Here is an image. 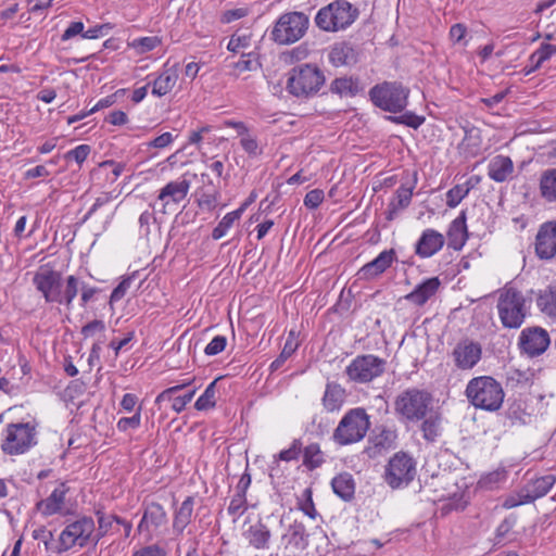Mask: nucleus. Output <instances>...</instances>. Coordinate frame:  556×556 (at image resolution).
<instances>
[{"mask_svg": "<svg viewBox=\"0 0 556 556\" xmlns=\"http://www.w3.org/2000/svg\"><path fill=\"white\" fill-rule=\"evenodd\" d=\"M251 45V34H242L238 33L233 34L229 42L227 45V49L231 52H239L240 49H247Z\"/></svg>", "mask_w": 556, "mask_h": 556, "instance_id": "603ef678", "label": "nucleus"}, {"mask_svg": "<svg viewBox=\"0 0 556 556\" xmlns=\"http://www.w3.org/2000/svg\"><path fill=\"white\" fill-rule=\"evenodd\" d=\"M397 261V255L394 249H389L380 252L377 257L365 264L357 273L362 280H374L382 275L393 263Z\"/></svg>", "mask_w": 556, "mask_h": 556, "instance_id": "6ab92c4d", "label": "nucleus"}, {"mask_svg": "<svg viewBox=\"0 0 556 556\" xmlns=\"http://www.w3.org/2000/svg\"><path fill=\"white\" fill-rule=\"evenodd\" d=\"M244 212V207H239L236 211L227 213L218 225L212 231V238L214 240L222 239L227 231L232 227L233 223L239 219Z\"/></svg>", "mask_w": 556, "mask_h": 556, "instance_id": "a19ab883", "label": "nucleus"}, {"mask_svg": "<svg viewBox=\"0 0 556 556\" xmlns=\"http://www.w3.org/2000/svg\"><path fill=\"white\" fill-rule=\"evenodd\" d=\"M325 193L321 189H313L305 194L304 205L309 210L317 208L324 201Z\"/></svg>", "mask_w": 556, "mask_h": 556, "instance_id": "bf43d9fd", "label": "nucleus"}, {"mask_svg": "<svg viewBox=\"0 0 556 556\" xmlns=\"http://www.w3.org/2000/svg\"><path fill=\"white\" fill-rule=\"evenodd\" d=\"M325 80V75L317 65L301 64L289 72L287 89L295 97H309L319 91Z\"/></svg>", "mask_w": 556, "mask_h": 556, "instance_id": "39448f33", "label": "nucleus"}, {"mask_svg": "<svg viewBox=\"0 0 556 556\" xmlns=\"http://www.w3.org/2000/svg\"><path fill=\"white\" fill-rule=\"evenodd\" d=\"M444 236L432 228L421 232L420 238L415 244V253L421 258H429L438 253L444 245Z\"/></svg>", "mask_w": 556, "mask_h": 556, "instance_id": "aec40b11", "label": "nucleus"}, {"mask_svg": "<svg viewBox=\"0 0 556 556\" xmlns=\"http://www.w3.org/2000/svg\"><path fill=\"white\" fill-rule=\"evenodd\" d=\"M248 510L247 496L242 494H235L227 507V513L233 517V521H237Z\"/></svg>", "mask_w": 556, "mask_h": 556, "instance_id": "de8ad7c7", "label": "nucleus"}, {"mask_svg": "<svg viewBox=\"0 0 556 556\" xmlns=\"http://www.w3.org/2000/svg\"><path fill=\"white\" fill-rule=\"evenodd\" d=\"M370 427L369 416L362 407L344 414L333 431L332 440L339 445H350L362 441Z\"/></svg>", "mask_w": 556, "mask_h": 556, "instance_id": "20e7f679", "label": "nucleus"}, {"mask_svg": "<svg viewBox=\"0 0 556 556\" xmlns=\"http://www.w3.org/2000/svg\"><path fill=\"white\" fill-rule=\"evenodd\" d=\"M167 522L168 518L165 508L160 503L151 502L144 506L142 518L138 525V531L148 533L151 539Z\"/></svg>", "mask_w": 556, "mask_h": 556, "instance_id": "f3484780", "label": "nucleus"}, {"mask_svg": "<svg viewBox=\"0 0 556 556\" xmlns=\"http://www.w3.org/2000/svg\"><path fill=\"white\" fill-rule=\"evenodd\" d=\"M227 339L224 336H216L205 346L204 353L208 356H214L223 352L226 348Z\"/></svg>", "mask_w": 556, "mask_h": 556, "instance_id": "052dcab7", "label": "nucleus"}, {"mask_svg": "<svg viewBox=\"0 0 556 556\" xmlns=\"http://www.w3.org/2000/svg\"><path fill=\"white\" fill-rule=\"evenodd\" d=\"M125 168V165L122 163H116L114 161H104L102 162L99 167L92 172V177H100L102 175H105L106 178H109V169H111V181H115L119 175L123 173Z\"/></svg>", "mask_w": 556, "mask_h": 556, "instance_id": "c03bdc74", "label": "nucleus"}, {"mask_svg": "<svg viewBox=\"0 0 556 556\" xmlns=\"http://www.w3.org/2000/svg\"><path fill=\"white\" fill-rule=\"evenodd\" d=\"M292 334H293V332L291 331L290 336H292ZM296 349H298V343H295L293 341V339L291 337H289L286 340L283 349L280 352V354L278 355V357L270 364V366H269L270 371L278 370L285 364V362L295 352Z\"/></svg>", "mask_w": 556, "mask_h": 556, "instance_id": "a18cd8bd", "label": "nucleus"}, {"mask_svg": "<svg viewBox=\"0 0 556 556\" xmlns=\"http://www.w3.org/2000/svg\"><path fill=\"white\" fill-rule=\"evenodd\" d=\"M97 516H98V530L94 531L93 533V536H94V545L98 544V542L106 535V533L109 532V530L111 529L112 527V523H113V518H112V515L110 516H105L103 513L101 511H97Z\"/></svg>", "mask_w": 556, "mask_h": 556, "instance_id": "3c124183", "label": "nucleus"}, {"mask_svg": "<svg viewBox=\"0 0 556 556\" xmlns=\"http://www.w3.org/2000/svg\"><path fill=\"white\" fill-rule=\"evenodd\" d=\"M345 390L336 382L326 384L323 396V406L327 412L339 410L345 401Z\"/></svg>", "mask_w": 556, "mask_h": 556, "instance_id": "2f4dec72", "label": "nucleus"}, {"mask_svg": "<svg viewBox=\"0 0 556 556\" xmlns=\"http://www.w3.org/2000/svg\"><path fill=\"white\" fill-rule=\"evenodd\" d=\"M440 285L441 282L438 277L428 278L417 285L415 289L405 296V299L418 306H421L437 293Z\"/></svg>", "mask_w": 556, "mask_h": 556, "instance_id": "bb28decb", "label": "nucleus"}, {"mask_svg": "<svg viewBox=\"0 0 556 556\" xmlns=\"http://www.w3.org/2000/svg\"><path fill=\"white\" fill-rule=\"evenodd\" d=\"M132 556H165V551L154 544L137 551Z\"/></svg>", "mask_w": 556, "mask_h": 556, "instance_id": "774afa93", "label": "nucleus"}, {"mask_svg": "<svg viewBox=\"0 0 556 556\" xmlns=\"http://www.w3.org/2000/svg\"><path fill=\"white\" fill-rule=\"evenodd\" d=\"M447 245L448 248L459 251L465 245L468 239V231L466 226V213L462 211L451 224L447 230Z\"/></svg>", "mask_w": 556, "mask_h": 556, "instance_id": "393cba45", "label": "nucleus"}, {"mask_svg": "<svg viewBox=\"0 0 556 556\" xmlns=\"http://www.w3.org/2000/svg\"><path fill=\"white\" fill-rule=\"evenodd\" d=\"M302 445L303 444L300 439H294L289 448L280 451V453L278 454V459L283 462H291L298 459L302 452Z\"/></svg>", "mask_w": 556, "mask_h": 556, "instance_id": "864d4df0", "label": "nucleus"}, {"mask_svg": "<svg viewBox=\"0 0 556 556\" xmlns=\"http://www.w3.org/2000/svg\"><path fill=\"white\" fill-rule=\"evenodd\" d=\"M556 482L553 475L538 477L527 482V484L517 493V497L510 496L505 500V508H514L519 505L529 504L538 498L545 496Z\"/></svg>", "mask_w": 556, "mask_h": 556, "instance_id": "ddd939ff", "label": "nucleus"}, {"mask_svg": "<svg viewBox=\"0 0 556 556\" xmlns=\"http://www.w3.org/2000/svg\"><path fill=\"white\" fill-rule=\"evenodd\" d=\"M465 395L476 408L495 412L501 408L505 393L502 384L493 377L479 376L468 381Z\"/></svg>", "mask_w": 556, "mask_h": 556, "instance_id": "f257e3e1", "label": "nucleus"}, {"mask_svg": "<svg viewBox=\"0 0 556 556\" xmlns=\"http://www.w3.org/2000/svg\"><path fill=\"white\" fill-rule=\"evenodd\" d=\"M243 536L250 546L255 549H265L269 545L271 532L262 519H258L243 532Z\"/></svg>", "mask_w": 556, "mask_h": 556, "instance_id": "a878e982", "label": "nucleus"}, {"mask_svg": "<svg viewBox=\"0 0 556 556\" xmlns=\"http://www.w3.org/2000/svg\"><path fill=\"white\" fill-rule=\"evenodd\" d=\"M194 497L188 496L174 513L173 531L180 535L190 525L193 516Z\"/></svg>", "mask_w": 556, "mask_h": 556, "instance_id": "c756f323", "label": "nucleus"}, {"mask_svg": "<svg viewBox=\"0 0 556 556\" xmlns=\"http://www.w3.org/2000/svg\"><path fill=\"white\" fill-rule=\"evenodd\" d=\"M141 416L140 413L137 412L131 417H123L117 421V429L119 431H127L128 429H136L140 426Z\"/></svg>", "mask_w": 556, "mask_h": 556, "instance_id": "e2e57ef3", "label": "nucleus"}, {"mask_svg": "<svg viewBox=\"0 0 556 556\" xmlns=\"http://www.w3.org/2000/svg\"><path fill=\"white\" fill-rule=\"evenodd\" d=\"M197 389H192L188 391L184 395H176L174 397V403L172 404V409L176 413H180L185 409L186 405L192 400L195 394Z\"/></svg>", "mask_w": 556, "mask_h": 556, "instance_id": "69168bd1", "label": "nucleus"}, {"mask_svg": "<svg viewBox=\"0 0 556 556\" xmlns=\"http://www.w3.org/2000/svg\"><path fill=\"white\" fill-rule=\"evenodd\" d=\"M359 15V10L348 0H333L318 10L316 26L327 33H336L350 27Z\"/></svg>", "mask_w": 556, "mask_h": 556, "instance_id": "7ed1b4c3", "label": "nucleus"}, {"mask_svg": "<svg viewBox=\"0 0 556 556\" xmlns=\"http://www.w3.org/2000/svg\"><path fill=\"white\" fill-rule=\"evenodd\" d=\"M240 144L250 156L255 157L262 153V150L258 147L256 138L248 134L242 136Z\"/></svg>", "mask_w": 556, "mask_h": 556, "instance_id": "13d9d810", "label": "nucleus"}, {"mask_svg": "<svg viewBox=\"0 0 556 556\" xmlns=\"http://www.w3.org/2000/svg\"><path fill=\"white\" fill-rule=\"evenodd\" d=\"M325 462L324 453L320 450L318 443H311L303 450V465L309 469L314 470L320 467Z\"/></svg>", "mask_w": 556, "mask_h": 556, "instance_id": "ea45409f", "label": "nucleus"}, {"mask_svg": "<svg viewBox=\"0 0 556 556\" xmlns=\"http://www.w3.org/2000/svg\"><path fill=\"white\" fill-rule=\"evenodd\" d=\"M468 193V188L464 184L454 186L446 192V205L451 208L456 207Z\"/></svg>", "mask_w": 556, "mask_h": 556, "instance_id": "8fccbe9b", "label": "nucleus"}, {"mask_svg": "<svg viewBox=\"0 0 556 556\" xmlns=\"http://www.w3.org/2000/svg\"><path fill=\"white\" fill-rule=\"evenodd\" d=\"M497 312L504 328L521 327L527 316L526 299L516 288H505L497 301Z\"/></svg>", "mask_w": 556, "mask_h": 556, "instance_id": "423d86ee", "label": "nucleus"}, {"mask_svg": "<svg viewBox=\"0 0 556 556\" xmlns=\"http://www.w3.org/2000/svg\"><path fill=\"white\" fill-rule=\"evenodd\" d=\"M388 119L392 121L396 124H402L408 127H412L414 129H417L419 126H421L425 122L424 116H419L413 112H405L402 115L399 116H388Z\"/></svg>", "mask_w": 556, "mask_h": 556, "instance_id": "09e8293b", "label": "nucleus"}, {"mask_svg": "<svg viewBox=\"0 0 556 556\" xmlns=\"http://www.w3.org/2000/svg\"><path fill=\"white\" fill-rule=\"evenodd\" d=\"M36 429L29 422L10 424L7 428V438L1 447L5 454L18 455L36 445Z\"/></svg>", "mask_w": 556, "mask_h": 556, "instance_id": "f8f14e48", "label": "nucleus"}, {"mask_svg": "<svg viewBox=\"0 0 556 556\" xmlns=\"http://www.w3.org/2000/svg\"><path fill=\"white\" fill-rule=\"evenodd\" d=\"M220 378H216L214 381H212L204 392L198 397V400L194 403V408L197 410H207L211 408H214L216 405V386L217 381Z\"/></svg>", "mask_w": 556, "mask_h": 556, "instance_id": "79ce46f5", "label": "nucleus"}, {"mask_svg": "<svg viewBox=\"0 0 556 556\" xmlns=\"http://www.w3.org/2000/svg\"><path fill=\"white\" fill-rule=\"evenodd\" d=\"M387 366V361L374 354L356 356L346 367L348 377L357 383H368L380 377Z\"/></svg>", "mask_w": 556, "mask_h": 556, "instance_id": "9b49d317", "label": "nucleus"}, {"mask_svg": "<svg viewBox=\"0 0 556 556\" xmlns=\"http://www.w3.org/2000/svg\"><path fill=\"white\" fill-rule=\"evenodd\" d=\"M397 434L395 430L382 428L378 433L369 438L365 453L370 457H377L391 450L395 445Z\"/></svg>", "mask_w": 556, "mask_h": 556, "instance_id": "4be33fe9", "label": "nucleus"}, {"mask_svg": "<svg viewBox=\"0 0 556 556\" xmlns=\"http://www.w3.org/2000/svg\"><path fill=\"white\" fill-rule=\"evenodd\" d=\"M178 79V64L166 68L153 81L152 94L163 97L167 94L176 85Z\"/></svg>", "mask_w": 556, "mask_h": 556, "instance_id": "7c9ffc66", "label": "nucleus"}, {"mask_svg": "<svg viewBox=\"0 0 556 556\" xmlns=\"http://www.w3.org/2000/svg\"><path fill=\"white\" fill-rule=\"evenodd\" d=\"M68 491L70 488L66 483L61 482L47 498L37 503V509L41 511L43 516H52L61 513L64 506L65 495Z\"/></svg>", "mask_w": 556, "mask_h": 556, "instance_id": "5701e85b", "label": "nucleus"}, {"mask_svg": "<svg viewBox=\"0 0 556 556\" xmlns=\"http://www.w3.org/2000/svg\"><path fill=\"white\" fill-rule=\"evenodd\" d=\"M304 495L306 496V500L304 503L300 505V509L309 518L315 519L317 516V511L314 506V502L312 498V491L309 489H306L304 491Z\"/></svg>", "mask_w": 556, "mask_h": 556, "instance_id": "338daca9", "label": "nucleus"}, {"mask_svg": "<svg viewBox=\"0 0 556 556\" xmlns=\"http://www.w3.org/2000/svg\"><path fill=\"white\" fill-rule=\"evenodd\" d=\"M160 43L161 40L156 36L142 37L139 39H135L132 42V47L138 49L140 53H146L156 48Z\"/></svg>", "mask_w": 556, "mask_h": 556, "instance_id": "6e6d98bb", "label": "nucleus"}, {"mask_svg": "<svg viewBox=\"0 0 556 556\" xmlns=\"http://www.w3.org/2000/svg\"><path fill=\"white\" fill-rule=\"evenodd\" d=\"M190 384V381L176 384L174 387L167 388L164 391H162L155 399V404H162L164 402H172L174 403V397H176V394L181 391L182 389L187 388Z\"/></svg>", "mask_w": 556, "mask_h": 556, "instance_id": "5fc2aeb1", "label": "nucleus"}, {"mask_svg": "<svg viewBox=\"0 0 556 556\" xmlns=\"http://www.w3.org/2000/svg\"><path fill=\"white\" fill-rule=\"evenodd\" d=\"M135 275L136 273H134L132 275L130 276H127L125 277L112 291L111 293V302H117L119 300H122L127 290L129 289L131 282H132V279L135 278Z\"/></svg>", "mask_w": 556, "mask_h": 556, "instance_id": "4d7b16f0", "label": "nucleus"}, {"mask_svg": "<svg viewBox=\"0 0 556 556\" xmlns=\"http://www.w3.org/2000/svg\"><path fill=\"white\" fill-rule=\"evenodd\" d=\"M331 486L334 494L345 502H349L354 497L355 481L353 476L349 472H341L336 476L331 481Z\"/></svg>", "mask_w": 556, "mask_h": 556, "instance_id": "473e14b6", "label": "nucleus"}, {"mask_svg": "<svg viewBox=\"0 0 556 556\" xmlns=\"http://www.w3.org/2000/svg\"><path fill=\"white\" fill-rule=\"evenodd\" d=\"M540 193L547 202H556V168L545 169L540 177Z\"/></svg>", "mask_w": 556, "mask_h": 556, "instance_id": "c9c22d12", "label": "nucleus"}, {"mask_svg": "<svg viewBox=\"0 0 556 556\" xmlns=\"http://www.w3.org/2000/svg\"><path fill=\"white\" fill-rule=\"evenodd\" d=\"M288 538V543L296 549H305L308 546V533L303 522L294 520L288 527V533L282 536Z\"/></svg>", "mask_w": 556, "mask_h": 556, "instance_id": "f704fd0d", "label": "nucleus"}, {"mask_svg": "<svg viewBox=\"0 0 556 556\" xmlns=\"http://www.w3.org/2000/svg\"><path fill=\"white\" fill-rule=\"evenodd\" d=\"M249 13L245 8H237L225 11L220 16V22L224 24H229L233 21L240 20L247 16Z\"/></svg>", "mask_w": 556, "mask_h": 556, "instance_id": "0e129e2a", "label": "nucleus"}, {"mask_svg": "<svg viewBox=\"0 0 556 556\" xmlns=\"http://www.w3.org/2000/svg\"><path fill=\"white\" fill-rule=\"evenodd\" d=\"M189 189L190 181L185 178L178 181H169L160 190L157 199L163 201L165 208L172 203H180L187 197Z\"/></svg>", "mask_w": 556, "mask_h": 556, "instance_id": "b1692460", "label": "nucleus"}, {"mask_svg": "<svg viewBox=\"0 0 556 556\" xmlns=\"http://www.w3.org/2000/svg\"><path fill=\"white\" fill-rule=\"evenodd\" d=\"M330 91L340 97H355L362 91V87L357 78L339 77L331 81Z\"/></svg>", "mask_w": 556, "mask_h": 556, "instance_id": "72a5a7b5", "label": "nucleus"}, {"mask_svg": "<svg viewBox=\"0 0 556 556\" xmlns=\"http://www.w3.org/2000/svg\"><path fill=\"white\" fill-rule=\"evenodd\" d=\"M420 425V431L422 438L428 443L435 442L442 433V415L439 410L432 408L430 413H427V417H424Z\"/></svg>", "mask_w": 556, "mask_h": 556, "instance_id": "cd10ccee", "label": "nucleus"}, {"mask_svg": "<svg viewBox=\"0 0 556 556\" xmlns=\"http://www.w3.org/2000/svg\"><path fill=\"white\" fill-rule=\"evenodd\" d=\"M416 184L417 172H414L410 181L404 182L397 188L395 197L391 200V202L394 203L396 207H400L402 210L408 207L412 201L413 191L416 187Z\"/></svg>", "mask_w": 556, "mask_h": 556, "instance_id": "4c0bfd02", "label": "nucleus"}, {"mask_svg": "<svg viewBox=\"0 0 556 556\" xmlns=\"http://www.w3.org/2000/svg\"><path fill=\"white\" fill-rule=\"evenodd\" d=\"M534 250L540 260H552L556 256V222H545L540 226Z\"/></svg>", "mask_w": 556, "mask_h": 556, "instance_id": "a211bd4d", "label": "nucleus"}, {"mask_svg": "<svg viewBox=\"0 0 556 556\" xmlns=\"http://www.w3.org/2000/svg\"><path fill=\"white\" fill-rule=\"evenodd\" d=\"M80 285L77 277L68 276L64 290H61V302L59 304H65L67 308H71L74 299L80 290Z\"/></svg>", "mask_w": 556, "mask_h": 556, "instance_id": "37998d69", "label": "nucleus"}, {"mask_svg": "<svg viewBox=\"0 0 556 556\" xmlns=\"http://www.w3.org/2000/svg\"><path fill=\"white\" fill-rule=\"evenodd\" d=\"M416 475V462L405 452L395 453L386 467L384 480L392 488L397 489L409 484Z\"/></svg>", "mask_w": 556, "mask_h": 556, "instance_id": "9d476101", "label": "nucleus"}, {"mask_svg": "<svg viewBox=\"0 0 556 556\" xmlns=\"http://www.w3.org/2000/svg\"><path fill=\"white\" fill-rule=\"evenodd\" d=\"M514 172V163L509 156L496 155L488 165V176L496 181L504 182Z\"/></svg>", "mask_w": 556, "mask_h": 556, "instance_id": "c85d7f7f", "label": "nucleus"}, {"mask_svg": "<svg viewBox=\"0 0 556 556\" xmlns=\"http://www.w3.org/2000/svg\"><path fill=\"white\" fill-rule=\"evenodd\" d=\"M202 180L204 181L205 179L207 180L208 182V188L205 189V188H201L197 191V195H198V205L202 208V210H207V211H212L215 208L216 204H217V197H218V191L215 189V187L212 185V181L208 177L207 174H202Z\"/></svg>", "mask_w": 556, "mask_h": 556, "instance_id": "e433bc0d", "label": "nucleus"}, {"mask_svg": "<svg viewBox=\"0 0 556 556\" xmlns=\"http://www.w3.org/2000/svg\"><path fill=\"white\" fill-rule=\"evenodd\" d=\"M328 59L337 67L352 66L358 61V52L352 42L339 41L331 46Z\"/></svg>", "mask_w": 556, "mask_h": 556, "instance_id": "412c9836", "label": "nucleus"}, {"mask_svg": "<svg viewBox=\"0 0 556 556\" xmlns=\"http://www.w3.org/2000/svg\"><path fill=\"white\" fill-rule=\"evenodd\" d=\"M430 392L416 387L402 391L394 400V412L404 422H418L433 408Z\"/></svg>", "mask_w": 556, "mask_h": 556, "instance_id": "f03ea898", "label": "nucleus"}, {"mask_svg": "<svg viewBox=\"0 0 556 556\" xmlns=\"http://www.w3.org/2000/svg\"><path fill=\"white\" fill-rule=\"evenodd\" d=\"M33 282L36 289L41 292L47 303L61 302V273L53 269L37 271L33 278Z\"/></svg>", "mask_w": 556, "mask_h": 556, "instance_id": "4468645a", "label": "nucleus"}, {"mask_svg": "<svg viewBox=\"0 0 556 556\" xmlns=\"http://www.w3.org/2000/svg\"><path fill=\"white\" fill-rule=\"evenodd\" d=\"M94 531L96 526L92 517L80 516L76 520L68 522L60 533L56 552L63 553L75 546L83 548L89 543L94 545Z\"/></svg>", "mask_w": 556, "mask_h": 556, "instance_id": "6e6552de", "label": "nucleus"}, {"mask_svg": "<svg viewBox=\"0 0 556 556\" xmlns=\"http://www.w3.org/2000/svg\"><path fill=\"white\" fill-rule=\"evenodd\" d=\"M409 90L396 81H384L369 90L372 104L386 112L399 113L407 105Z\"/></svg>", "mask_w": 556, "mask_h": 556, "instance_id": "0eeeda50", "label": "nucleus"}, {"mask_svg": "<svg viewBox=\"0 0 556 556\" xmlns=\"http://www.w3.org/2000/svg\"><path fill=\"white\" fill-rule=\"evenodd\" d=\"M549 345L548 332L541 327H529L521 331L519 346L529 356H538L546 351Z\"/></svg>", "mask_w": 556, "mask_h": 556, "instance_id": "dca6fc26", "label": "nucleus"}, {"mask_svg": "<svg viewBox=\"0 0 556 556\" xmlns=\"http://www.w3.org/2000/svg\"><path fill=\"white\" fill-rule=\"evenodd\" d=\"M452 356L458 369L469 370L480 362L482 346L479 342L465 338L455 345Z\"/></svg>", "mask_w": 556, "mask_h": 556, "instance_id": "2eb2a0df", "label": "nucleus"}, {"mask_svg": "<svg viewBox=\"0 0 556 556\" xmlns=\"http://www.w3.org/2000/svg\"><path fill=\"white\" fill-rule=\"evenodd\" d=\"M308 16L303 12L282 14L270 31V38L278 45H291L300 40L308 28Z\"/></svg>", "mask_w": 556, "mask_h": 556, "instance_id": "1a4fd4ad", "label": "nucleus"}, {"mask_svg": "<svg viewBox=\"0 0 556 556\" xmlns=\"http://www.w3.org/2000/svg\"><path fill=\"white\" fill-rule=\"evenodd\" d=\"M91 149L88 144H80L70 150L65 154L66 160H75L78 164H81L89 155Z\"/></svg>", "mask_w": 556, "mask_h": 556, "instance_id": "680f3d73", "label": "nucleus"}, {"mask_svg": "<svg viewBox=\"0 0 556 556\" xmlns=\"http://www.w3.org/2000/svg\"><path fill=\"white\" fill-rule=\"evenodd\" d=\"M538 307L548 317L556 318V287H548L536 299Z\"/></svg>", "mask_w": 556, "mask_h": 556, "instance_id": "58836bf2", "label": "nucleus"}, {"mask_svg": "<svg viewBox=\"0 0 556 556\" xmlns=\"http://www.w3.org/2000/svg\"><path fill=\"white\" fill-rule=\"evenodd\" d=\"M556 54V46L551 43H542L529 58V62L534 64V67H540L552 55Z\"/></svg>", "mask_w": 556, "mask_h": 556, "instance_id": "49530a36", "label": "nucleus"}]
</instances>
